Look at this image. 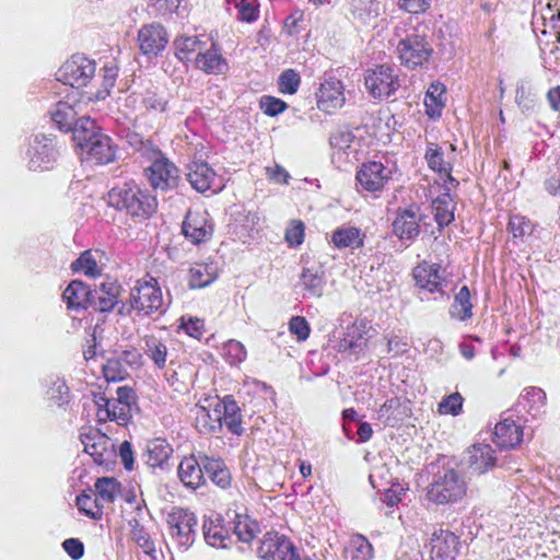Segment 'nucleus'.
<instances>
[{
	"label": "nucleus",
	"mask_w": 560,
	"mask_h": 560,
	"mask_svg": "<svg viewBox=\"0 0 560 560\" xmlns=\"http://www.w3.org/2000/svg\"><path fill=\"white\" fill-rule=\"evenodd\" d=\"M406 26L399 24L394 28V37L397 39L395 52L401 66L413 70L427 65L434 50L425 34L417 30L409 33Z\"/></svg>",
	"instance_id": "f257e3e1"
},
{
	"label": "nucleus",
	"mask_w": 560,
	"mask_h": 560,
	"mask_svg": "<svg viewBox=\"0 0 560 560\" xmlns=\"http://www.w3.org/2000/svg\"><path fill=\"white\" fill-rule=\"evenodd\" d=\"M107 202L131 217L141 218L150 217L158 208L155 197L132 182L112 188L107 194Z\"/></svg>",
	"instance_id": "f03ea898"
},
{
	"label": "nucleus",
	"mask_w": 560,
	"mask_h": 560,
	"mask_svg": "<svg viewBox=\"0 0 560 560\" xmlns=\"http://www.w3.org/2000/svg\"><path fill=\"white\" fill-rule=\"evenodd\" d=\"M132 311L139 316L164 313L163 295L155 278L139 279L130 291L129 304H122L118 310L121 315H129Z\"/></svg>",
	"instance_id": "7ed1b4c3"
},
{
	"label": "nucleus",
	"mask_w": 560,
	"mask_h": 560,
	"mask_svg": "<svg viewBox=\"0 0 560 560\" xmlns=\"http://www.w3.org/2000/svg\"><path fill=\"white\" fill-rule=\"evenodd\" d=\"M466 490L463 477L456 470L447 469L430 486L427 497L436 504H447L462 500Z\"/></svg>",
	"instance_id": "20e7f679"
},
{
	"label": "nucleus",
	"mask_w": 560,
	"mask_h": 560,
	"mask_svg": "<svg viewBox=\"0 0 560 560\" xmlns=\"http://www.w3.org/2000/svg\"><path fill=\"white\" fill-rule=\"evenodd\" d=\"M413 278L421 301H436L447 299L446 281L440 275V266L427 262L418 265L413 270Z\"/></svg>",
	"instance_id": "39448f33"
},
{
	"label": "nucleus",
	"mask_w": 560,
	"mask_h": 560,
	"mask_svg": "<svg viewBox=\"0 0 560 560\" xmlns=\"http://www.w3.org/2000/svg\"><path fill=\"white\" fill-rule=\"evenodd\" d=\"M399 70L395 66L381 65L369 69L364 77V83L369 93L374 98H387L401 86Z\"/></svg>",
	"instance_id": "423d86ee"
},
{
	"label": "nucleus",
	"mask_w": 560,
	"mask_h": 560,
	"mask_svg": "<svg viewBox=\"0 0 560 560\" xmlns=\"http://www.w3.org/2000/svg\"><path fill=\"white\" fill-rule=\"evenodd\" d=\"M26 154L28 170L48 171L56 163L59 150L54 137L40 133L31 139Z\"/></svg>",
	"instance_id": "0eeeda50"
},
{
	"label": "nucleus",
	"mask_w": 560,
	"mask_h": 560,
	"mask_svg": "<svg viewBox=\"0 0 560 560\" xmlns=\"http://www.w3.org/2000/svg\"><path fill=\"white\" fill-rule=\"evenodd\" d=\"M148 160L151 165L145 168V173L154 189L167 190L177 185L178 170L160 150L150 149Z\"/></svg>",
	"instance_id": "6e6552de"
},
{
	"label": "nucleus",
	"mask_w": 560,
	"mask_h": 560,
	"mask_svg": "<svg viewBox=\"0 0 560 560\" xmlns=\"http://www.w3.org/2000/svg\"><path fill=\"white\" fill-rule=\"evenodd\" d=\"M58 80L75 89L85 86L95 74V62L83 55H73L58 71Z\"/></svg>",
	"instance_id": "1a4fd4ad"
},
{
	"label": "nucleus",
	"mask_w": 560,
	"mask_h": 560,
	"mask_svg": "<svg viewBox=\"0 0 560 560\" xmlns=\"http://www.w3.org/2000/svg\"><path fill=\"white\" fill-rule=\"evenodd\" d=\"M393 170L378 161L363 163L357 171L355 178L359 190L368 192L382 191L390 180Z\"/></svg>",
	"instance_id": "9d476101"
},
{
	"label": "nucleus",
	"mask_w": 560,
	"mask_h": 560,
	"mask_svg": "<svg viewBox=\"0 0 560 560\" xmlns=\"http://www.w3.org/2000/svg\"><path fill=\"white\" fill-rule=\"evenodd\" d=\"M171 535L179 547L187 549L195 541L197 518L188 510L174 509L167 516Z\"/></svg>",
	"instance_id": "9b49d317"
},
{
	"label": "nucleus",
	"mask_w": 560,
	"mask_h": 560,
	"mask_svg": "<svg viewBox=\"0 0 560 560\" xmlns=\"http://www.w3.org/2000/svg\"><path fill=\"white\" fill-rule=\"evenodd\" d=\"M257 553L262 560H300L293 544L277 533L264 536Z\"/></svg>",
	"instance_id": "f8f14e48"
},
{
	"label": "nucleus",
	"mask_w": 560,
	"mask_h": 560,
	"mask_svg": "<svg viewBox=\"0 0 560 560\" xmlns=\"http://www.w3.org/2000/svg\"><path fill=\"white\" fill-rule=\"evenodd\" d=\"M139 48L148 58L158 57L168 43L166 30L160 23H149L138 31Z\"/></svg>",
	"instance_id": "ddd939ff"
},
{
	"label": "nucleus",
	"mask_w": 560,
	"mask_h": 560,
	"mask_svg": "<svg viewBox=\"0 0 560 560\" xmlns=\"http://www.w3.org/2000/svg\"><path fill=\"white\" fill-rule=\"evenodd\" d=\"M187 179L191 187L199 192L220 191L223 187L213 168L201 160H194L187 166Z\"/></svg>",
	"instance_id": "4468645a"
},
{
	"label": "nucleus",
	"mask_w": 560,
	"mask_h": 560,
	"mask_svg": "<svg viewBox=\"0 0 560 560\" xmlns=\"http://www.w3.org/2000/svg\"><path fill=\"white\" fill-rule=\"evenodd\" d=\"M370 326L365 319H357L352 325L348 326L343 337L338 342L339 352L350 355H360L365 352Z\"/></svg>",
	"instance_id": "2eb2a0df"
},
{
	"label": "nucleus",
	"mask_w": 560,
	"mask_h": 560,
	"mask_svg": "<svg viewBox=\"0 0 560 560\" xmlns=\"http://www.w3.org/2000/svg\"><path fill=\"white\" fill-rule=\"evenodd\" d=\"M494 454V450L489 444H475L466 451L463 463L468 474L480 476L495 466Z\"/></svg>",
	"instance_id": "dca6fc26"
},
{
	"label": "nucleus",
	"mask_w": 560,
	"mask_h": 560,
	"mask_svg": "<svg viewBox=\"0 0 560 560\" xmlns=\"http://www.w3.org/2000/svg\"><path fill=\"white\" fill-rule=\"evenodd\" d=\"M182 230L186 238L192 244L198 245L211 238L213 225L206 211L189 210L183 222Z\"/></svg>",
	"instance_id": "f3484780"
},
{
	"label": "nucleus",
	"mask_w": 560,
	"mask_h": 560,
	"mask_svg": "<svg viewBox=\"0 0 560 560\" xmlns=\"http://www.w3.org/2000/svg\"><path fill=\"white\" fill-rule=\"evenodd\" d=\"M459 553L458 537L446 529H436L430 539L431 560H455Z\"/></svg>",
	"instance_id": "a211bd4d"
},
{
	"label": "nucleus",
	"mask_w": 560,
	"mask_h": 560,
	"mask_svg": "<svg viewBox=\"0 0 560 560\" xmlns=\"http://www.w3.org/2000/svg\"><path fill=\"white\" fill-rule=\"evenodd\" d=\"M346 102L343 84L336 78H327L320 84L317 93L318 108L331 112L341 108Z\"/></svg>",
	"instance_id": "6ab92c4d"
},
{
	"label": "nucleus",
	"mask_w": 560,
	"mask_h": 560,
	"mask_svg": "<svg viewBox=\"0 0 560 560\" xmlns=\"http://www.w3.org/2000/svg\"><path fill=\"white\" fill-rule=\"evenodd\" d=\"M97 406L96 417L100 422L115 421L119 425H127L131 419V409L124 404L107 398L104 394L95 397Z\"/></svg>",
	"instance_id": "aec40b11"
},
{
	"label": "nucleus",
	"mask_w": 560,
	"mask_h": 560,
	"mask_svg": "<svg viewBox=\"0 0 560 560\" xmlns=\"http://www.w3.org/2000/svg\"><path fill=\"white\" fill-rule=\"evenodd\" d=\"M195 455L184 457L178 465V477L183 485L190 489H197L205 485V469L202 467L201 457Z\"/></svg>",
	"instance_id": "412c9836"
},
{
	"label": "nucleus",
	"mask_w": 560,
	"mask_h": 560,
	"mask_svg": "<svg viewBox=\"0 0 560 560\" xmlns=\"http://www.w3.org/2000/svg\"><path fill=\"white\" fill-rule=\"evenodd\" d=\"M420 215L417 209L407 208L398 211L393 222V232L400 240L411 241L420 232Z\"/></svg>",
	"instance_id": "4be33fe9"
},
{
	"label": "nucleus",
	"mask_w": 560,
	"mask_h": 560,
	"mask_svg": "<svg viewBox=\"0 0 560 560\" xmlns=\"http://www.w3.org/2000/svg\"><path fill=\"white\" fill-rule=\"evenodd\" d=\"M120 287L116 282H104L91 290L90 307L98 312H109L118 304Z\"/></svg>",
	"instance_id": "5701e85b"
},
{
	"label": "nucleus",
	"mask_w": 560,
	"mask_h": 560,
	"mask_svg": "<svg viewBox=\"0 0 560 560\" xmlns=\"http://www.w3.org/2000/svg\"><path fill=\"white\" fill-rule=\"evenodd\" d=\"M82 155L85 160L98 164H108L115 160L116 147L107 135L102 133L88 144Z\"/></svg>",
	"instance_id": "b1692460"
},
{
	"label": "nucleus",
	"mask_w": 560,
	"mask_h": 560,
	"mask_svg": "<svg viewBox=\"0 0 560 560\" xmlns=\"http://www.w3.org/2000/svg\"><path fill=\"white\" fill-rule=\"evenodd\" d=\"M523 441V430L521 424L514 420L505 418L497 423L494 428L493 442L500 448H514Z\"/></svg>",
	"instance_id": "393cba45"
},
{
	"label": "nucleus",
	"mask_w": 560,
	"mask_h": 560,
	"mask_svg": "<svg viewBox=\"0 0 560 560\" xmlns=\"http://www.w3.org/2000/svg\"><path fill=\"white\" fill-rule=\"evenodd\" d=\"M196 67L208 74H223L229 70L226 60L214 45L206 52H198Z\"/></svg>",
	"instance_id": "a878e982"
},
{
	"label": "nucleus",
	"mask_w": 560,
	"mask_h": 560,
	"mask_svg": "<svg viewBox=\"0 0 560 560\" xmlns=\"http://www.w3.org/2000/svg\"><path fill=\"white\" fill-rule=\"evenodd\" d=\"M71 131L73 141L81 149V153L85 150L89 143L102 135L100 129L96 127L95 121L88 116L80 117L75 121Z\"/></svg>",
	"instance_id": "bb28decb"
},
{
	"label": "nucleus",
	"mask_w": 560,
	"mask_h": 560,
	"mask_svg": "<svg viewBox=\"0 0 560 560\" xmlns=\"http://www.w3.org/2000/svg\"><path fill=\"white\" fill-rule=\"evenodd\" d=\"M222 410V423L224 422L230 432L241 435L243 433L241 408L232 396H225L218 402Z\"/></svg>",
	"instance_id": "cd10ccee"
},
{
	"label": "nucleus",
	"mask_w": 560,
	"mask_h": 560,
	"mask_svg": "<svg viewBox=\"0 0 560 560\" xmlns=\"http://www.w3.org/2000/svg\"><path fill=\"white\" fill-rule=\"evenodd\" d=\"M545 404V392L538 387H528L521 393L516 408L518 411L524 410L533 417H537Z\"/></svg>",
	"instance_id": "c85d7f7f"
},
{
	"label": "nucleus",
	"mask_w": 560,
	"mask_h": 560,
	"mask_svg": "<svg viewBox=\"0 0 560 560\" xmlns=\"http://www.w3.org/2000/svg\"><path fill=\"white\" fill-rule=\"evenodd\" d=\"M142 340L144 354L153 362L155 368L164 369L170 354L166 342L154 335H145Z\"/></svg>",
	"instance_id": "c756f323"
},
{
	"label": "nucleus",
	"mask_w": 560,
	"mask_h": 560,
	"mask_svg": "<svg viewBox=\"0 0 560 560\" xmlns=\"http://www.w3.org/2000/svg\"><path fill=\"white\" fill-rule=\"evenodd\" d=\"M62 298L69 308H89L91 290L82 281L74 280L66 288Z\"/></svg>",
	"instance_id": "7c9ffc66"
},
{
	"label": "nucleus",
	"mask_w": 560,
	"mask_h": 560,
	"mask_svg": "<svg viewBox=\"0 0 560 560\" xmlns=\"http://www.w3.org/2000/svg\"><path fill=\"white\" fill-rule=\"evenodd\" d=\"M201 463L206 472L205 475H208L213 483L222 489L230 486L231 474L221 459L203 455L201 457Z\"/></svg>",
	"instance_id": "2f4dec72"
},
{
	"label": "nucleus",
	"mask_w": 560,
	"mask_h": 560,
	"mask_svg": "<svg viewBox=\"0 0 560 560\" xmlns=\"http://www.w3.org/2000/svg\"><path fill=\"white\" fill-rule=\"evenodd\" d=\"M350 5L353 18L363 24L375 21L384 9L378 0H351Z\"/></svg>",
	"instance_id": "473e14b6"
},
{
	"label": "nucleus",
	"mask_w": 560,
	"mask_h": 560,
	"mask_svg": "<svg viewBox=\"0 0 560 560\" xmlns=\"http://www.w3.org/2000/svg\"><path fill=\"white\" fill-rule=\"evenodd\" d=\"M196 425L200 433H217L222 428V410L218 408V404L212 410L201 407L197 411Z\"/></svg>",
	"instance_id": "72a5a7b5"
},
{
	"label": "nucleus",
	"mask_w": 560,
	"mask_h": 560,
	"mask_svg": "<svg viewBox=\"0 0 560 560\" xmlns=\"http://www.w3.org/2000/svg\"><path fill=\"white\" fill-rule=\"evenodd\" d=\"M424 159L429 168L441 175H446L451 183L456 180L451 176L452 164L444 159V152L439 144L429 142L427 145Z\"/></svg>",
	"instance_id": "f704fd0d"
},
{
	"label": "nucleus",
	"mask_w": 560,
	"mask_h": 560,
	"mask_svg": "<svg viewBox=\"0 0 560 560\" xmlns=\"http://www.w3.org/2000/svg\"><path fill=\"white\" fill-rule=\"evenodd\" d=\"M364 235L354 226H340L331 235V243L339 249L359 248L363 245Z\"/></svg>",
	"instance_id": "c9c22d12"
},
{
	"label": "nucleus",
	"mask_w": 560,
	"mask_h": 560,
	"mask_svg": "<svg viewBox=\"0 0 560 560\" xmlns=\"http://www.w3.org/2000/svg\"><path fill=\"white\" fill-rule=\"evenodd\" d=\"M300 284L311 296L319 298L323 295L326 284L325 273L320 268H304Z\"/></svg>",
	"instance_id": "e433bc0d"
},
{
	"label": "nucleus",
	"mask_w": 560,
	"mask_h": 560,
	"mask_svg": "<svg viewBox=\"0 0 560 560\" xmlns=\"http://www.w3.org/2000/svg\"><path fill=\"white\" fill-rule=\"evenodd\" d=\"M173 453L171 445L164 440H153L148 443L145 456L147 464L152 467H163Z\"/></svg>",
	"instance_id": "4c0bfd02"
},
{
	"label": "nucleus",
	"mask_w": 560,
	"mask_h": 560,
	"mask_svg": "<svg viewBox=\"0 0 560 560\" xmlns=\"http://www.w3.org/2000/svg\"><path fill=\"white\" fill-rule=\"evenodd\" d=\"M52 121L61 131H71L77 118V110L67 102H58L50 113Z\"/></svg>",
	"instance_id": "58836bf2"
},
{
	"label": "nucleus",
	"mask_w": 560,
	"mask_h": 560,
	"mask_svg": "<svg viewBox=\"0 0 560 560\" xmlns=\"http://www.w3.org/2000/svg\"><path fill=\"white\" fill-rule=\"evenodd\" d=\"M203 536L208 545L215 548H226L231 540L229 532L219 521L207 520L203 523Z\"/></svg>",
	"instance_id": "ea45409f"
},
{
	"label": "nucleus",
	"mask_w": 560,
	"mask_h": 560,
	"mask_svg": "<svg viewBox=\"0 0 560 560\" xmlns=\"http://www.w3.org/2000/svg\"><path fill=\"white\" fill-rule=\"evenodd\" d=\"M218 277L213 264H196L190 268L189 284L191 288H203L212 283Z\"/></svg>",
	"instance_id": "a19ab883"
},
{
	"label": "nucleus",
	"mask_w": 560,
	"mask_h": 560,
	"mask_svg": "<svg viewBox=\"0 0 560 560\" xmlns=\"http://www.w3.org/2000/svg\"><path fill=\"white\" fill-rule=\"evenodd\" d=\"M472 304L470 302V292L468 287L464 285L456 293L454 302L450 308V314L453 318L465 320L470 318Z\"/></svg>",
	"instance_id": "79ce46f5"
},
{
	"label": "nucleus",
	"mask_w": 560,
	"mask_h": 560,
	"mask_svg": "<svg viewBox=\"0 0 560 560\" xmlns=\"http://www.w3.org/2000/svg\"><path fill=\"white\" fill-rule=\"evenodd\" d=\"M445 93V88L441 83H432L427 91L424 97V105L427 107V114L430 117H435L441 115V109L444 105L443 95Z\"/></svg>",
	"instance_id": "37998d69"
},
{
	"label": "nucleus",
	"mask_w": 560,
	"mask_h": 560,
	"mask_svg": "<svg viewBox=\"0 0 560 560\" xmlns=\"http://www.w3.org/2000/svg\"><path fill=\"white\" fill-rule=\"evenodd\" d=\"M175 55L182 61L189 60L190 55L200 51L202 42L197 36H177L174 40Z\"/></svg>",
	"instance_id": "c03bdc74"
},
{
	"label": "nucleus",
	"mask_w": 560,
	"mask_h": 560,
	"mask_svg": "<svg viewBox=\"0 0 560 560\" xmlns=\"http://www.w3.org/2000/svg\"><path fill=\"white\" fill-rule=\"evenodd\" d=\"M96 499L103 503H112L119 492V483L114 478L103 477L95 482Z\"/></svg>",
	"instance_id": "a18cd8bd"
},
{
	"label": "nucleus",
	"mask_w": 560,
	"mask_h": 560,
	"mask_svg": "<svg viewBox=\"0 0 560 560\" xmlns=\"http://www.w3.org/2000/svg\"><path fill=\"white\" fill-rule=\"evenodd\" d=\"M348 552L351 560H372L373 547L363 535H354L350 539Z\"/></svg>",
	"instance_id": "49530a36"
},
{
	"label": "nucleus",
	"mask_w": 560,
	"mask_h": 560,
	"mask_svg": "<svg viewBox=\"0 0 560 560\" xmlns=\"http://www.w3.org/2000/svg\"><path fill=\"white\" fill-rule=\"evenodd\" d=\"M103 374L107 382H119L126 378L128 370L122 358H110L103 365Z\"/></svg>",
	"instance_id": "de8ad7c7"
},
{
	"label": "nucleus",
	"mask_w": 560,
	"mask_h": 560,
	"mask_svg": "<svg viewBox=\"0 0 560 560\" xmlns=\"http://www.w3.org/2000/svg\"><path fill=\"white\" fill-rule=\"evenodd\" d=\"M434 219L440 228L448 225L454 220L448 196L433 201Z\"/></svg>",
	"instance_id": "09e8293b"
},
{
	"label": "nucleus",
	"mask_w": 560,
	"mask_h": 560,
	"mask_svg": "<svg viewBox=\"0 0 560 560\" xmlns=\"http://www.w3.org/2000/svg\"><path fill=\"white\" fill-rule=\"evenodd\" d=\"M77 505L79 510L84 513L86 516L93 520H101L103 512L102 505L98 502V499L92 498L89 494L81 493L77 497Z\"/></svg>",
	"instance_id": "8fccbe9b"
},
{
	"label": "nucleus",
	"mask_w": 560,
	"mask_h": 560,
	"mask_svg": "<svg viewBox=\"0 0 560 560\" xmlns=\"http://www.w3.org/2000/svg\"><path fill=\"white\" fill-rule=\"evenodd\" d=\"M47 398L58 407L68 404L69 388L65 381L55 378L51 381L49 388L46 392Z\"/></svg>",
	"instance_id": "3c124183"
},
{
	"label": "nucleus",
	"mask_w": 560,
	"mask_h": 560,
	"mask_svg": "<svg viewBox=\"0 0 560 560\" xmlns=\"http://www.w3.org/2000/svg\"><path fill=\"white\" fill-rule=\"evenodd\" d=\"M74 271H83L86 276L95 277L98 275L97 262L93 257L91 250H85L71 264Z\"/></svg>",
	"instance_id": "603ef678"
},
{
	"label": "nucleus",
	"mask_w": 560,
	"mask_h": 560,
	"mask_svg": "<svg viewBox=\"0 0 560 560\" xmlns=\"http://www.w3.org/2000/svg\"><path fill=\"white\" fill-rule=\"evenodd\" d=\"M463 408V397L459 393H453L444 397L438 405V412L440 415L457 416Z\"/></svg>",
	"instance_id": "864d4df0"
},
{
	"label": "nucleus",
	"mask_w": 560,
	"mask_h": 560,
	"mask_svg": "<svg viewBox=\"0 0 560 560\" xmlns=\"http://www.w3.org/2000/svg\"><path fill=\"white\" fill-rule=\"evenodd\" d=\"M300 83V75L292 69L283 71L279 77V90L282 93L294 94Z\"/></svg>",
	"instance_id": "5fc2aeb1"
},
{
	"label": "nucleus",
	"mask_w": 560,
	"mask_h": 560,
	"mask_svg": "<svg viewBox=\"0 0 560 560\" xmlns=\"http://www.w3.org/2000/svg\"><path fill=\"white\" fill-rule=\"evenodd\" d=\"M224 354L229 358L230 364H237L246 359V350L243 343L231 339L223 346Z\"/></svg>",
	"instance_id": "6e6d98bb"
},
{
	"label": "nucleus",
	"mask_w": 560,
	"mask_h": 560,
	"mask_svg": "<svg viewBox=\"0 0 560 560\" xmlns=\"http://www.w3.org/2000/svg\"><path fill=\"white\" fill-rule=\"evenodd\" d=\"M433 0H397V7L409 14H423L431 9Z\"/></svg>",
	"instance_id": "4d7b16f0"
},
{
	"label": "nucleus",
	"mask_w": 560,
	"mask_h": 560,
	"mask_svg": "<svg viewBox=\"0 0 560 560\" xmlns=\"http://www.w3.org/2000/svg\"><path fill=\"white\" fill-rule=\"evenodd\" d=\"M509 229L514 238H522L532 233L530 221L521 215H512L509 222Z\"/></svg>",
	"instance_id": "13d9d810"
},
{
	"label": "nucleus",
	"mask_w": 560,
	"mask_h": 560,
	"mask_svg": "<svg viewBox=\"0 0 560 560\" xmlns=\"http://www.w3.org/2000/svg\"><path fill=\"white\" fill-rule=\"evenodd\" d=\"M289 330L298 341H305L310 337L311 328L307 320L302 316H293L289 322Z\"/></svg>",
	"instance_id": "bf43d9fd"
},
{
	"label": "nucleus",
	"mask_w": 560,
	"mask_h": 560,
	"mask_svg": "<svg viewBox=\"0 0 560 560\" xmlns=\"http://www.w3.org/2000/svg\"><path fill=\"white\" fill-rule=\"evenodd\" d=\"M226 2L235 4L241 21L253 22L257 19V8L253 2L246 0H226Z\"/></svg>",
	"instance_id": "052dcab7"
},
{
	"label": "nucleus",
	"mask_w": 560,
	"mask_h": 560,
	"mask_svg": "<svg viewBox=\"0 0 560 560\" xmlns=\"http://www.w3.org/2000/svg\"><path fill=\"white\" fill-rule=\"evenodd\" d=\"M285 240L292 246L302 244L304 240V224L302 221H292L285 232Z\"/></svg>",
	"instance_id": "680f3d73"
},
{
	"label": "nucleus",
	"mask_w": 560,
	"mask_h": 560,
	"mask_svg": "<svg viewBox=\"0 0 560 560\" xmlns=\"http://www.w3.org/2000/svg\"><path fill=\"white\" fill-rule=\"evenodd\" d=\"M260 105L268 116H277L287 108L285 102L272 96L262 97Z\"/></svg>",
	"instance_id": "e2e57ef3"
},
{
	"label": "nucleus",
	"mask_w": 560,
	"mask_h": 560,
	"mask_svg": "<svg viewBox=\"0 0 560 560\" xmlns=\"http://www.w3.org/2000/svg\"><path fill=\"white\" fill-rule=\"evenodd\" d=\"M142 104L147 109L162 113L166 109L167 101L154 92H147L143 96Z\"/></svg>",
	"instance_id": "0e129e2a"
},
{
	"label": "nucleus",
	"mask_w": 560,
	"mask_h": 560,
	"mask_svg": "<svg viewBox=\"0 0 560 560\" xmlns=\"http://www.w3.org/2000/svg\"><path fill=\"white\" fill-rule=\"evenodd\" d=\"M353 138L350 131H339L330 137V145L340 151H347L350 149Z\"/></svg>",
	"instance_id": "69168bd1"
},
{
	"label": "nucleus",
	"mask_w": 560,
	"mask_h": 560,
	"mask_svg": "<svg viewBox=\"0 0 560 560\" xmlns=\"http://www.w3.org/2000/svg\"><path fill=\"white\" fill-rule=\"evenodd\" d=\"M515 100L523 112L532 110L536 102L535 95L528 92L524 86L516 90Z\"/></svg>",
	"instance_id": "338daca9"
},
{
	"label": "nucleus",
	"mask_w": 560,
	"mask_h": 560,
	"mask_svg": "<svg viewBox=\"0 0 560 560\" xmlns=\"http://www.w3.org/2000/svg\"><path fill=\"white\" fill-rule=\"evenodd\" d=\"M189 336L194 338H200L203 334V320L199 318H192L189 317L187 320H185L184 317H182V326H180Z\"/></svg>",
	"instance_id": "774afa93"
}]
</instances>
